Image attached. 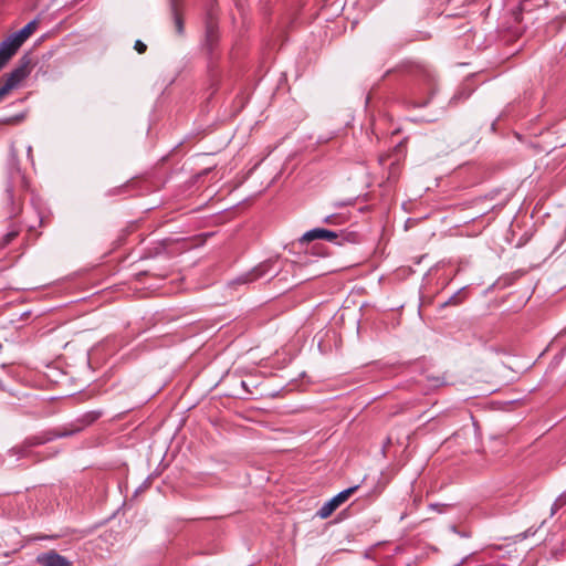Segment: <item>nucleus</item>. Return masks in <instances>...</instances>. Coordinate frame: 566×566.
Segmentation results:
<instances>
[{
    "label": "nucleus",
    "instance_id": "obj_1",
    "mask_svg": "<svg viewBox=\"0 0 566 566\" xmlns=\"http://www.w3.org/2000/svg\"><path fill=\"white\" fill-rule=\"evenodd\" d=\"M36 25L38 21L32 20L21 30L10 34L0 43V70L15 54V52L24 43V41L35 31Z\"/></svg>",
    "mask_w": 566,
    "mask_h": 566
},
{
    "label": "nucleus",
    "instance_id": "obj_2",
    "mask_svg": "<svg viewBox=\"0 0 566 566\" xmlns=\"http://www.w3.org/2000/svg\"><path fill=\"white\" fill-rule=\"evenodd\" d=\"M358 489L357 485L348 488L335 496H333L329 501H327L318 511L317 516L321 518H327L333 514V512L342 505L347 499Z\"/></svg>",
    "mask_w": 566,
    "mask_h": 566
},
{
    "label": "nucleus",
    "instance_id": "obj_3",
    "mask_svg": "<svg viewBox=\"0 0 566 566\" xmlns=\"http://www.w3.org/2000/svg\"><path fill=\"white\" fill-rule=\"evenodd\" d=\"M271 268H272V261H265V262L259 264L258 266H255L254 269H252L251 271L235 277L231 282V284L238 285V284L252 283V282L265 276L270 272Z\"/></svg>",
    "mask_w": 566,
    "mask_h": 566
},
{
    "label": "nucleus",
    "instance_id": "obj_4",
    "mask_svg": "<svg viewBox=\"0 0 566 566\" xmlns=\"http://www.w3.org/2000/svg\"><path fill=\"white\" fill-rule=\"evenodd\" d=\"M31 73L30 61H21V63L7 75L6 81L17 88L20 83Z\"/></svg>",
    "mask_w": 566,
    "mask_h": 566
},
{
    "label": "nucleus",
    "instance_id": "obj_5",
    "mask_svg": "<svg viewBox=\"0 0 566 566\" xmlns=\"http://www.w3.org/2000/svg\"><path fill=\"white\" fill-rule=\"evenodd\" d=\"M31 73L30 61H21V63L7 75L6 81L17 88L20 83Z\"/></svg>",
    "mask_w": 566,
    "mask_h": 566
},
{
    "label": "nucleus",
    "instance_id": "obj_6",
    "mask_svg": "<svg viewBox=\"0 0 566 566\" xmlns=\"http://www.w3.org/2000/svg\"><path fill=\"white\" fill-rule=\"evenodd\" d=\"M36 562L42 566H72L71 562L54 551L38 555Z\"/></svg>",
    "mask_w": 566,
    "mask_h": 566
},
{
    "label": "nucleus",
    "instance_id": "obj_7",
    "mask_svg": "<svg viewBox=\"0 0 566 566\" xmlns=\"http://www.w3.org/2000/svg\"><path fill=\"white\" fill-rule=\"evenodd\" d=\"M338 238V234L335 232V231H331V230H326V229H322V228H315V229H312L307 232H305L302 238H301V241L302 242H310V241H313V240H326V241H334Z\"/></svg>",
    "mask_w": 566,
    "mask_h": 566
},
{
    "label": "nucleus",
    "instance_id": "obj_8",
    "mask_svg": "<svg viewBox=\"0 0 566 566\" xmlns=\"http://www.w3.org/2000/svg\"><path fill=\"white\" fill-rule=\"evenodd\" d=\"M172 18L178 34L184 33V18L181 9L178 6H172Z\"/></svg>",
    "mask_w": 566,
    "mask_h": 566
},
{
    "label": "nucleus",
    "instance_id": "obj_9",
    "mask_svg": "<svg viewBox=\"0 0 566 566\" xmlns=\"http://www.w3.org/2000/svg\"><path fill=\"white\" fill-rule=\"evenodd\" d=\"M566 505V493H562L553 503L551 514H556L563 506Z\"/></svg>",
    "mask_w": 566,
    "mask_h": 566
},
{
    "label": "nucleus",
    "instance_id": "obj_10",
    "mask_svg": "<svg viewBox=\"0 0 566 566\" xmlns=\"http://www.w3.org/2000/svg\"><path fill=\"white\" fill-rule=\"evenodd\" d=\"M14 90V87L9 84L7 81H4V84L0 87V102L7 97L12 91Z\"/></svg>",
    "mask_w": 566,
    "mask_h": 566
},
{
    "label": "nucleus",
    "instance_id": "obj_11",
    "mask_svg": "<svg viewBox=\"0 0 566 566\" xmlns=\"http://www.w3.org/2000/svg\"><path fill=\"white\" fill-rule=\"evenodd\" d=\"M324 222L327 224H340L344 222V218L337 214H331L324 218Z\"/></svg>",
    "mask_w": 566,
    "mask_h": 566
},
{
    "label": "nucleus",
    "instance_id": "obj_12",
    "mask_svg": "<svg viewBox=\"0 0 566 566\" xmlns=\"http://www.w3.org/2000/svg\"><path fill=\"white\" fill-rule=\"evenodd\" d=\"M207 39L210 43L214 42L217 39V34L214 33V30L211 25L208 27Z\"/></svg>",
    "mask_w": 566,
    "mask_h": 566
},
{
    "label": "nucleus",
    "instance_id": "obj_13",
    "mask_svg": "<svg viewBox=\"0 0 566 566\" xmlns=\"http://www.w3.org/2000/svg\"><path fill=\"white\" fill-rule=\"evenodd\" d=\"M24 119V115L21 114V115H18V116H14V117H9L4 120L6 124H15V123H20L21 120Z\"/></svg>",
    "mask_w": 566,
    "mask_h": 566
},
{
    "label": "nucleus",
    "instance_id": "obj_14",
    "mask_svg": "<svg viewBox=\"0 0 566 566\" xmlns=\"http://www.w3.org/2000/svg\"><path fill=\"white\" fill-rule=\"evenodd\" d=\"M147 46L145 43H143L140 40H137L135 42V50L138 52V53H144L146 51Z\"/></svg>",
    "mask_w": 566,
    "mask_h": 566
},
{
    "label": "nucleus",
    "instance_id": "obj_15",
    "mask_svg": "<svg viewBox=\"0 0 566 566\" xmlns=\"http://www.w3.org/2000/svg\"><path fill=\"white\" fill-rule=\"evenodd\" d=\"M17 235L15 232H9L4 235L3 238V244L2 245H6L8 244L9 242H11L13 240V238Z\"/></svg>",
    "mask_w": 566,
    "mask_h": 566
},
{
    "label": "nucleus",
    "instance_id": "obj_16",
    "mask_svg": "<svg viewBox=\"0 0 566 566\" xmlns=\"http://www.w3.org/2000/svg\"><path fill=\"white\" fill-rule=\"evenodd\" d=\"M46 440H43V439H36L35 441L32 442V444H41V443H44Z\"/></svg>",
    "mask_w": 566,
    "mask_h": 566
},
{
    "label": "nucleus",
    "instance_id": "obj_17",
    "mask_svg": "<svg viewBox=\"0 0 566 566\" xmlns=\"http://www.w3.org/2000/svg\"><path fill=\"white\" fill-rule=\"evenodd\" d=\"M7 192H8V198L11 200V199H12V192H11V190H10V189H8V190H7Z\"/></svg>",
    "mask_w": 566,
    "mask_h": 566
}]
</instances>
